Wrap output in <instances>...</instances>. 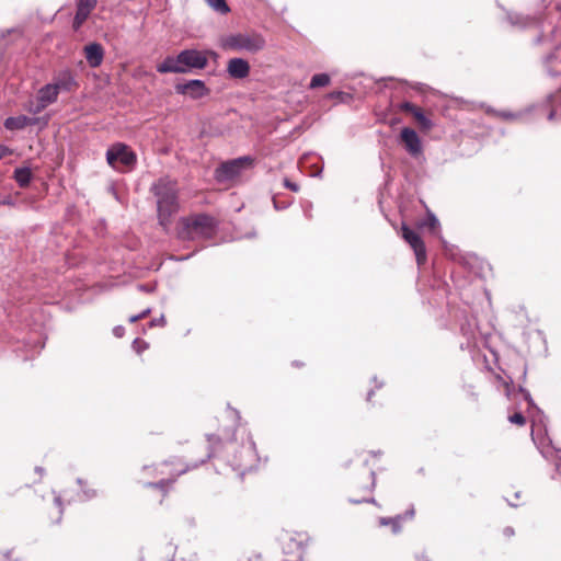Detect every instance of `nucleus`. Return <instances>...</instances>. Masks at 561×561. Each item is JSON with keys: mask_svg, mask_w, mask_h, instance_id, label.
<instances>
[{"mask_svg": "<svg viewBox=\"0 0 561 561\" xmlns=\"http://www.w3.org/2000/svg\"><path fill=\"white\" fill-rule=\"evenodd\" d=\"M151 192L157 198L159 224L168 231L171 217L179 208L176 182L169 178H161L152 184Z\"/></svg>", "mask_w": 561, "mask_h": 561, "instance_id": "nucleus-1", "label": "nucleus"}, {"mask_svg": "<svg viewBox=\"0 0 561 561\" xmlns=\"http://www.w3.org/2000/svg\"><path fill=\"white\" fill-rule=\"evenodd\" d=\"M208 64L206 54L197 49H184L178 56H168L157 66L160 73H187L193 69H204Z\"/></svg>", "mask_w": 561, "mask_h": 561, "instance_id": "nucleus-2", "label": "nucleus"}, {"mask_svg": "<svg viewBox=\"0 0 561 561\" xmlns=\"http://www.w3.org/2000/svg\"><path fill=\"white\" fill-rule=\"evenodd\" d=\"M229 466L243 476L256 463L255 444L250 436L239 446L234 440H228L224 445Z\"/></svg>", "mask_w": 561, "mask_h": 561, "instance_id": "nucleus-3", "label": "nucleus"}, {"mask_svg": "<svg viewBox=\"0 0 561 561\" xmlns=\"http://www.w3.org/2000/svg\"><path fill=\"white\" fill-rule=\"evenodd\" d=\"M179 225L178 237L182 240L209 239L216 230L215 219L205 214L184 217Z\"/></svg>", "mask_w": 561, "mask_h": 561, "instance_id": "nucleus-4", "label": "nucleus"}, {"mask_svg": "<svg viewBox=\"0 0 561 561\" xmlns=\"http://www.w3.org/2000/svg\"><path fill=\"white\" fill-rule=\"evenodd\" d=\"M265 46L264 38L259 34H232L222 39V47L231 50L256 53Z\"/></svg>", "mask_w": 561, "mask_h": 561, "instance_id": "nucleus-5", "label": "nucleus"}, {"mask_svg": "<svg viewBox=\"0 0 561 561\" xmlns=\"http://www.w3.org/2000/svg\"><path fill=\"white\" fill-rule=\"evenodd\" d=\"M106 161L113 169L124 172L136 163V154L125 144L117 142L106 151Z\"/></svg>", "mask_w": 561, "mask_h": 561, "instance_id": "nucleus-6", "label": "nucleus"}, {"mask_svg": "<svg viewBox=\"0 0 561 561\" xmlns=\"http://www.w3.org/2000/svg\"><path fill=\"white\" fill-rule=\"evenodd\" d=\"M252 162L251 158L242 157L221 163L215 171L218 181H229L241 174L243 168Z\"/></svg>", "mask_w": 561, "mask_h": 561, "instance_id": "nucleus-7", "label": "nucleus"}, {"mask_svg": "<svg viewBox=\"0 0 561 561\" xmlns=\"http://www.w3.org/2000/svg\"><path fill=\"white\" fill-rule=\"evenodd\" d=\"M170 463L171 462H169V461H164L161 465H159L158 467L153 468L154 476L165 474L169 477L168 479H161L158 482H148V483H146V486H153V488H158L162 491H165V488L171 485L176 480L178 477H180L181 474L185 473L186 471L197 467V465H194L192 467L186 466L185 468H181V469L167 470L169 468Z\"/></svg>", "mask_w": 561, "mask_h": 561, "instance_id": "nucleus-8", "label": "nucleus"}, {"mask_svg": "<svg viewBox=\"0 0 561 561\" xmlns=\"http://www.w3.org/2000/svg\"><path fill=\"white\" fill-rule=\"evenodd\" d=\"M402 237L413 249L417 265H424L426 262V248L419 233L411 230L407 225H403Z\"/></svg>", "mask_w": 561, "mask_h": 561, "instance_id": "nucleus-9", "label": "nucleus"}, {"mask_svg": "<svg viewBox=\"0 0 561 561\" xmlns=\"http://www.w3.org/2000/svg\"><path fill=\"white\" fill-rule=\"evenodd\" d=\"M400 140L410 156L417 157L422 153V142L414 129L410 127L402 128L400 133Z\"/></svg>", "mask_w": 561, "mask_h": 561, "instance_id": "nucleus-10", "label": "nucleus"}, {"mask_svg": "<svg viewBox=\"0 0 561 561\" xmlns=\"http://www.w3.org/2000/svg\"><path fill=\"white\" fill-rule=\"evenodd\" d=\"M175 90L178 93L187 94L192 99H199L208 92L204 81L198 79L188 80L185 83H179L176 84Z\"/></svg>", "mask_w": 561, "mask_h": 561, "instance_id": "nucleus-11", "label": "nucleus"}, {"mask_svg": "<svg viewBox=\"0 0 561 561\" xmlns=\"http://www.w3.org/2000/svg\"><path fill=\"white\" fill-rule=\"evenodd\" d=\"M398 108L402 112L411 114L415 118L421 128L430 130L433 127L432 121L425 116L422 108L414 105L413 103L408 101L402 102L398 105Z\"/></svg>", "mask_w": 561, "mask_h": 561, "instance_id": "nucleus-12", "label": "nucleus"}, {"mask_svg": "<svg viewBox=\"0 0 561 561\" xmlns=\"http://www.w3.org/2000/svg\"><path fill=\"white\" fill-rule=\"evenodd\" d=\"M84 57L91 68H98L104 59V48L99 43H90L83 47Z\"/></svg>", "mask_w": 561, "mask_h": 561, "instance_id": "nucleus-13", "label": "nucleus"}, {"mask_svg": "<svg viewBox=\"0 0 561 561\" xmlns=\"http://www.w3.org/2000/svg\"><path fill=\"white\" fill-rule=\"evenodd\" d=\"M227 72L232 79H244L250 73V65L243 58H231L227 65Z\"/></svg>", "mask_w": 561, "mask_h": 561, "instance_id": "nucleus-14", "label": "nucleus"}, {"mask_svg": "<svg viewBox=\"0 0 561 561\" xmlns=\"http://www.w3.org/2000/svg\"><path fill=\"white\" fill-rule=\"evenodd\" d=\"M41 121L38 117H28L26 115L10 116L5 118L3 126L8 130H21L26 126L36 125Z\"/></svg>", "mask_w": 561, "mask_h": 561, "instance_id": "nucleus-15", "label": "nucleus"}, {"mask_svg": "<svg viewBox=\"0 0 561 561\" xmlns=\"http://www.w3.org/2000/svg\"><path fill=\"white\" fill-rule=\"evenodd\" d=\"M51 83L57 88L58 92H60V91L69 92L78 85L71 70H69V69H64V70L59 71L54 77V80Z\"/></svg>", "mask_w": 561, "mask_h": 561, "instance_id": "nucleus-16", "label": "nucleus"}, {"mask_svg": "<svg viewBox=\"0 0 561 561\" xmlns=\"http://www.w3.org/2000/svg\"><path fill=\"white\" fill-rule=\"evenodd\" d=\"M58 94L59 92L53 83H47L37 91L38 100L47 106L57 101Z\"/></svg>", "mask_w": 561, "mask_h": 561, "instance_id": "nucleus-17", "label": "nucleus"}, {"mask_svg": "<svg viewBox=\"0 0 561 561\" xmlns=\"http://www.w3.org/2000/svg\"><path fill=\"white\" fill-rule=\"evenodd\" d=\"M507 20L513 26H517L520 28L528 27L536 23L535 19L519 13H510L507 15Z\"/></svg>", "mask_w": 561, "mask_h": 561, "instance_id": "nucleus-18", "label": "nucleus"}, {"mask_svg": "<svg viewBox=\"0 0 561 561\" xmlns=\"http://www.w3.org/2000/svg\"><path fill=\"white\" fill-rule=\"evenodd\" d=\"M13 179L20 187H26L32 180V171L27 167L16 168L14 170Z\"/></svg>", "mask_w": 561, "mask_h": 561, "instance_id": "nucleus-19", "label": "nucleus"}, {"mask_svg": "<svg viewBox=\"0 0 561 561\" xmlns=\"http://www.w3.org/2000/svg\"><path fill=\"white\" fill-rule=\"evenodd\" d=\"M460 329H461L462 334L465 336H467L468 344H470L471 342H474L476 335H477V329H478L476 318H472L466 324L462 323Z\"/></svg>", "mask_w": 561, "mask_h": 561, "instance_id": "nucleus-20", "label": "nucleus"}, {"mask_svg": "<svg viewBox=\"0 0 561 561\" xmlns=\"http://www.w3.org/2000/svg\"><path fill=\"white\" fill-rule=\"evenodd\" d=\"M402 520H403L402 515H397L394 517H380L379 525L380 526H391L392 533L398 534L401 530Z\"/></svg>", "mask_w": 561, "mask_h": 561, "instance_id": "nucleus-21", "label": "nucleus"}, {"mask_svg": "<svg viewBox=\"0 0 561 561\" xmlns=\"http://www.w3.org/2000/svg\"><path fill=\"white\" fill-rule=\"evenodd\" d=\"M283 549H284L285 553H296L297 554V559L299 561L301 560V556H302V552H304V546H302V542L300 540H296L294 538H289V541L284 545Z\"/></svg>", "mask_w": 561, "mask_h": 561, "instance_id": "nucleus-22", "label": "nucleus"}, {"mask_svg": "<svg viewBox=\"0 0 561 561\" xmlns=\"http://www.w3.org/2000/svg\"><path fill=\"white\" fill-rule=\"evenodd\" d=\"M330 76L327 73H317L314 75L309 83L310 89H317L321 87H327L330 83Z\"/></svg>", "mask_w": 561, "mask_h": 561, "instance_id": "nucleus-23", "label": "nucleus"}, {"mask_svg": "<svg viewBox=\"0 0 561 561\" xmlns=\"http://www.w3.org/2000/svg\"><path fill=\"white\" fill-rule=\"evenodd\" d=\"M207 439L209 442V451L207 454V458L216 457L219 447L222 446L221 438L217 437L216 435H208Z\"/></svg>", "mask_w": 561, "mask_h": 561, "instance_id": "nucleus-24", "label": "nucleus"}, {"mask_svg": "<svg viewBox=\"0 0 561 561\" xmlns=\"http://www.w3.org/2000/svg\"><path fill=\"white\" fill-rule=\"evenodd\" d=\"M439 226V221L436 216L432 213L427 214V217L419 224L420 228L427 227L431 231H435Z\"/></svg>", "mask_w": 561, "mask_h": 561, "instance_id": "nucleus-25", "label": "nucleus"}, {"mask_svg": "<svg viewBox=\"0 0 561 561\" xmlns=\"http://www.w3.org/2000/svg\"><path fill=\"white\" fill-rule=\"evenodd\" d=\"M209 7H211L215 11L225 14L229 12V7L226 3V0H206Z\"/></svg>", "mask_w": 561, "mask_h": 561, "instance_id": "nucleus-26", "label": "nucleus"}, {"mask_svg": "<svg viewBox=\"0 0 561 561\" xmlns=\"http://www.w3.org/2000/svg\"><path fill=\"white\" fill-rule=\"evenodd\" d=\"M90 13L91 12H88L85 10L77 8L76 15L73 19L75 30H78L85 22V20L89 18Z\"/></svg>", "mask_w": 561, "mask_h": 561, "instance_id": "nucleus-27", "label": "nucleus"}, {"mask_svg": "<svg viewBox=\"0 0 561 561\" xmlns=\"http://www.w3.org/2000/svg\"><path fill=\"white\" fill-rule=\"evenodd\" d=\"M327 98L336 100L341 103H350L352 101V95L347 92L343 91H333L330 92Z\"/></svg>", "mask_w": 561, "mask_h": 561, "instance_id": "nucleus-28", "label": "nucleus"}, {"mask_svg": "<svg viewBox=\"0 0 561 561\" xmlns=\"http://www.w3.org/2000/svg\"><path fill=\"white\" fill-rule=\"evenodd\" d=\"M47 107L46 104L42 103L38 98L36 96V101H31L28 105L25 106V110L30 112L33 115L39 114L42 111H44Z\"/></svg>", "mask_w": 561, "mask_h": 561, "instance_id": "nucleus-29", "label": "nucleus"}, {"mask_svg": "<svg viewBox=\"0 0 561 561\" xmlns=\"http://www.w3.org/2000/svg\"><path fill=\"white\" fill-rule=\"evenodd\" d=\"M488 113H492L493 115L495 116H499L505 121H513V119H516L520 116V114L518 113H513V112H510V111H495V110H492V108H488L486 110Z\"/></svg>", "mask_w": 561, "mask_h": 561, "instance_id": "nucleus-30", "label": "nucleus"}, {"mask_svg": "<svg viewBox=\"0 0 561 561\" xmlns=\"http://www.w3.org/2000/svg\"><path fill=\"white\" fill-rule=\"evenodd\" d=\"M96 4V0H77V8L91 12Z\"/></svg>", "mask_w": 561, "mask_h": 561, "instance_id": "nucleus-31", "label": "nucleus"}, {"mask_svg": "<svg viewBox=\"0 0 561 561\" xmlns=\"http://www.w3.org/2000/svg\"><path fill=\"white\" fill-rule=\"evenodd\" d=\"M149 347L148 343L141 339H135L134 342H133V348L138 353L140 354L141 352H144L145 350H147Z\"/></svg>", "mask_w": 561, "mask_h": 561, "instance_id": "nucleus-32", "label": "nucleus"}, {"mask_svg": "<svg viewBox=\"0 0 561 561\" xmlns=\"http://www.w3.org/2000/svg\"><path fill=\"white\" fill-rule=\"evenodd\" d=\"M511 423L517 424V425H524L526 423V417L520 413L516 412L513 415L508 417Z\"/></svg>", "mask_w": 561, "mask_h": 561, "instance_id": "nucleus-33", "label": "nucleus"}, {"mask_svg": "<svg viewBox=\"0 0 561 561\" xmlns=\"http://www.w3.org/2000/svg\"><path fill=\"white\" fill-rule=\"evenodd\" d=\"M157 288L156 284H139L137 289L144 293H153Z\"/></svg>", "mask_w": 561, "mask_h": 561, "instance_id": "nucleus-34", "label": "nucleus"}, {"mask_svg": "<svg viewBox=\"0 0 561 561\" xmlns=\"http://www.w3.org/2000/svg\"><path fill=\"white\" fill-rule=\"evenodd\" d=\"M151 312V309L150 308H147L145 309L142 312H140L139 314H136V316H131L129 318V322L134 323V322H137L138 320L147 317L149 313Z\"/></svg>", "mask_w": 561, "mask_h": 561, "instance_id": "nucleus-35", "label": "nucleus"}, {"mask_svg": "<svg viewBox=\"0 0 561 561\" xmlns=\"http://www.w3.org/2000/svg\"><path fill=\"white\" fill-rule=\"evenodd\" d=\"M284 186L293 192H298L299 191V185L295 182H291L290 180L288 179H284Z\"/></svg>", "mask_w": 561, "mask_h": 561, "instance_id": "nucleus-36", "label": "nucleus"}, {"mask_svg": "<svg viewBox=\"0 0 561 561\" xmlns=\"http://www.w3.org/2000/svg\"><path fill=\"white\" fill-rule=\"evenodd\" d=\"M54 503H55V505H56V506H57V508H58L59 516H58V518H57V522H59V520H60V517H61V514H62V502H61V496H60V495H56V496L54 497Z\"/></svg>", "mask_w": 561, "mask_h": 561, "instance_id": "nucleus-37", "label": "nucleus"}, {"mask_svg": "<svg viewBox=\"0 0 561 561\" xmlns=\"http://www.w3.org/2000/svg\"><path fill=\"white\" fill-rule=\"evenodd\" d=\"M165 324V318L164 316H161L159 318L152 319L150 321V327H163Z\"/></svg>", "mask_w": 561, "mask_h": 561, "instance_id": "nucleus-38", "label": "nucleus"}, {"mask_svg": "<svg viewBox=\"0 0 561 561\" xmlns=\"http://www.w3.org/2000/svg\"><path fill=\"white\" fill-rule=\"evenodd\" d=\"M96 495L94 490H82V495H80V500H90Z\"/></svg>", "mask_w": 561, "mask_h": 561, "instance_id": "nucleus-39", "label": "nucleus"}, {"mask_svg": "<svg viewBox=\"0 0 561 561\" xmlns=\"http://www.w3.org/2000/svg\"><path fill=\"white\" fill-rule=\"evenodd\" d=\"M113 334L116 336V337H122L124 334H125V328L123 325H116L114 329H113Z\"/></svg>", "mask_w": 561, "mask_h": 561, "instance_id": "nucleus-40", "label": "nucleus"}, {"mask_svg": "<svg viewBox=\"0 0 561 561\" xmlns=\"http://www.w3.org/2000/svg\"><path fill=\"white\" fill-rule=\"evenodd\" d=\"M414 513H415V512H414V508H413V507L409 508V510L404 513V515H402V516H403V520H404L405 518H412V517L414 516Z\"/></svg>", "mask_w": 561, "mask_h": 561, "instance_id": "nucleus-41", "label": "nucleus"}, {"mask_svg": "<svg viewBox=\"0 0 561 561\" xmlns=\"http://www.w3.org/2000/svg\"><path fill=\"white\" fill-rule=\"evenodd\" d=\"M352 503H355V504H358V503H363V502H367V503H376L375 499L371 497V499H367V500H351Z\"/></svg>", "mask_w": 561, "mask_h": 561, "instance_id": "nucleus-42", "label": "nucleus"}, {"mask_svg": "<svg viewBox=\"0 0 561 561\" xmlns=\"http://www.w3.org/2000/svg\"><path fill=\"white\" fill-rule=\"evenodd\" d=\"M503 534L506 537H512L514 535V529L512 527H505L504 530H503Z\"/></svg>", "mask_w": 561, "mask_h": 561, "instance_id": "nucleus-43", "label": "nucleus"}, {"mask_svg": "<svg viewBox=\"0 0 561 561\" xmlns=\"http://www.w3.org/2000/svg\"><path fill=\"white\" fill-rule=\"evenodd\" d=\"M273 204L276 209H285L287 207L286 204H279L275 198L273 199Z\"/></svg>", "mask_w": 561, "mask_h": 561, "instance_id": "nucleus-44", "label": "nucleus"}, {"mask_svg": "<svg viewBox=\"0 0 561 561\" xmlns=\"http://www.w3.org/2000/svg\"><path fill=\"white\" fill-rule=\"evenodd\" d=\"M525 399L527 400L528 404L531 407V405H535L533 399L530 398V394L528 392H525Z\"/></svg>", "mask_w": 561, "mask_h": 561, "instance_id": "nucleus-45", "label": "nucleus"}, {"mask_svg": "<svg viewBox=\"0 0 561 561\" xmlns=\"http://www.w3.org/2000/svg\"><path fill=\"white\" fill-rule=\"evenodd\" d=\"M556 114H557V111H556V110H551V111H550V113H549V115H548V118H549L550 121H552V119L554 118Z\"/></svg>", "mask_w": 561, "mask_h": 561, "instance_id": "nucleus-46", "label": "nucleus"}, {"mask_svg": "<svg viewBox=\"0 0 561 561\" xmlns=\"http://www.w3.org/2000/svg\"><path fill=\"white\" fill-rule=\"evenodd\" d=\"M559 96H560V93L552 94V95L549 96V100H550V102H553V100L559 98Z\"/></svg>", "mask_w": 561, "mask_h": 561, "instance_id": "nucleus-47", "label": "nucleus"}, {"mask_svg": "<svg viewBox=\"0 0 561 561\" xmlns=\"http://www.w3.org/2000/svg\"><path fill=\"white\" fill-rule=\"evenodd\" d=\"M416 561H430V560L427 559V557L421 556V557L416 558Z\"/></svg>", "mask_w": 561, "mask_h": 561, "instance_id": "nucleus-48", "label": "nucleus"}, {"mask_svg": "<svg viewBox=\"0 0 561 561\" xmlns=\"http://www.w3.org/2000/svg\"><path fill=\"white\" fill-rule=\"evenodd\" d=\"M7 152V148H1V151H0V160L3 158V156Z\"/></svg>", "mask_w": 561, "mask_h": 561, "instance_id": "nucleus-49", "label": "nucleus"}, {"mask_svg": "<svg viewBox=\"0 0 561 561\" xmlns=\"http://www.w3.org/2000/svg\"><path fill=\"white\" fill-rule=\"evenodd\" d=\"M371 477H373L371 488H374L375 486V472L374 471H371Z\"/></svg>", "mask_w": 561, "mask_h": 561, "instance_id": "nucleus-50", "label": "nucleus"}, {"mask_svg": "<svg viewBox=\"0 0 561 561\" xmlns=\"http://www.w3.org/2000/svg\"><path fill=\"white\" fill-rule=\"evenodd\" d=\"M35 470H36L37 473H41V474L43 473V468L42 467H36Z\"/></svg>", "mask_w": 561, "mask_h": 561, "instance_id": "nucleus-51", "label": "nucleus"}, {"mask_svg": "<svg viewBox=\"0 0 561 561\" xmlns=\"http://www.w3.org/2000/svg\"><path fill=\"white\" fill-rule=\"evenodd\" d=\"M552 57H553L552 55H548V56L546 57V62H550V60L552 59Z\"/></svg>", "mask_w": 561, "mask_h": 561, "instance_id": "nucleus-52", "label": "nucleus"}, {"mask_svg": "<svg viewBox=\"0 0 561 561\" xmlns=\"http://www.w3.org/2000/svg\"><path fill=\"white\" fill-rule=\"evenodd\" d=\"M374 391H369L368 394H367V400L369 401L371 399V396H373Z\"/></svg>", "mask_w": 561, "mask_h": 561, "instance_id": "nucleus-53", "label": "nucleus"}, {"mask_svg": "<svg viewBox=\"0 0 561 561\" xmlns=\"http://www.w3.org/2000/svg\"><path fill=\"white\" fill-rule=\"evenodd\" d=\"M142 469H144V471H147V470L151 469V467L145 466Z\"/></svg>", "mask_w": 561, "mask_h": 561, "instance_id": "nucleus-54", "label": "nucleus"}, {"mask_svg": "<svg viewBox=\"0 0 561 561\" xmlns=\"http://www.w3.org/2000/svg\"><path fill=\"white\" fill-rule=\"evenodd\" d=\"M540 42H541V36H538V37L536 38V43H540Z\"/></svg>", "mask_w": 561, "mask_h": 561, "instance_id": "nucleus-55", "label": "nucleus"}, {"mask_svg": "<svg viewBox=\"0 0 561 561\" xmlns=\"http://www.w3.org/2000/svg\"><path fill=\"white\" fill-rule=\"evenodd\" d=\"M3 204L10 205L11 202L10 201H3Z\"/></svg>", "mask_w": 561, "mask_h": 561, "instance_id": "nucleus-56", "label": "nucleus"}, {"mask_svg": "<svg viewBox=\"0 0 561 561\" xmlns=\"http://www.w3.org/2000/svg\"><path fill=\"white\" fill-rule=\"evenodd\" d=\"M533 407L535 408V410H537V413H541L540 410H538V407H535V405H533Z\"/></svg>", "mask_w": 561, "mask_h": 561, "instance_id": "nucleus-57", "label": "nucleus"}, {"mask_svg": "<svg viewBox=\"0 0 561 561\" xmlns=\"http://www.w3.org/2000/svg\"><path fill=\"white\" fill-rule=\"evenodd\" d=\"M533 407L535 408V410H537V413H541L540 410H538V407H535V405H533Z\"/></svg>", "mask_w": 561, "mask_h": 561, "instance_id": "nucleus-58", "label": "nucleus"}, {"mask_svg": "<svg viewBox=\"0 0 561 561\" xmlns=\"http://www.w3.org/2000/svg\"><path fill=\"white\" fill-rule=\"evenodd\" d=\"M558 470L561 471V461L558 463Z\"/></svg>", "mask_w": 561, "mask_h": 561, "instance_id": "nucleus-59", "label": "nucleus"}, {"mask_svg": "<svg viewBox=\"0 0 561 561\" xmlns=\"http://www.w3.org/2000/svg\"><path fill=\"white\" fill-rule=\"evenodd\" d=\"M170 561H172V560H170Z\"/></svg>", "mask_w": 561, "mask_h": 561, "instance_id": "nucleus-60", "label": "nucleus"}]
</instances>
